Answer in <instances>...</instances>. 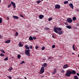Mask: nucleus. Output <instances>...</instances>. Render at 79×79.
Instances as JSON below:
<instances>
[{"instance_id":"f257e3e1","label":"nucleus","mask_w":79,"mask_h":79,"mask_svg":"<svg viewBox=\"0 0 79 79\" xmlns=\"http://www.w3.org/2000/svg\"><path fill=\"white\" fill-rule=\"evenodd\" d=\"M61 30H62V28H61L55 27V28H54L53 30L56 33H57L58 32V31H57L58 30V31H61Z\"/></svg>"},{"instance_id":"f03ea898","label":"nucleus","mask_w":79,"mask_h":79,"mask_svg":"<svg viewBox=\"0 0 79 79\" xmlns=\"http://www.w3.org/2000/svg\"><path fill=\"white\" fill-rule=\"evenodd\" d=\"M72 74V71H67V73H65V76L67 77H70Z\"/></svg>"},{"instance_id":"7ed1b4c3","label":"nucleus","mask_w":79,"mask_h":79,"mask_svg":"<svg viewBox=\"0 0 79 79\" xmlns=\"http://www.w3.org/2000/svg\"><path fill=\"white\" fill-rule=\"evenodd\" d=\"M30 50H26L25 51V53L26 55L29 56H30Z\"/></svg>"},{"instance_id":"20e7f679","label":"nucleus","mask_w":79,"mask_h":79,"mask_svg":"<svg viewBox=\"0 0 79 79\" xmlns=\"http://www.w3.org/2000/svg\"><path fill=\"white\" fill-rule=\"evenodd\" d=\"M44 67H42L40 70V74H43L44 72Z\"/></svg>"},{"instance_id":"39448f33","label":"nucleus","mask_w":79,"mask_h":79,"mask_svg":"<svg viewBox=\"0 0 79 79\" xmlns=\"http://www.w3.org/2000/svg\"><path fill=\"white\" fill-rule=\"evenodd\" d=\"M73 20L71 18H68L67 19V22L69 23H71L72 22Z\"/></svg>"},{"instance_id":"423d86ee","label":"nucleus","mask_w":79,"mask_h":79,"mask_svg":"<svg viewBox=\"0 0 79 79\" xmlns=\"http://www.w3.org/2000/svg\"><path fill=\"white\" fill-rule=\"evenodd\" d=\"M60 8V5L58 4H56L55 6V8L56 9H59Z\"/></svg>"},{"instance_id":"0eeeda50","label":"nucleus","mask_w":79,"mask_h":79,"mask_svg":"<svg viewBox=\"0 0 79 79\" xmlns=\"http://www.w3.org/2000/svg\"><path fill=\"white\" fill-rule=\"evenodd\" d=\"M69 67V66L67 64H66L64 65L63 68L64 69H66Z\"/></svg>"},{"instance_id":"6e6552de","label":"nucleus","mask_w":79,"mask_h":79,"mask_svg":"<svg viewBox=\"0 0 79 79\" xmlns=\"http://www.w3.org/2000/svg\"><path fill=\"white\" fill-rule=\"evenodd\" d=\"M11 4L12 5V6H14V8H16V5L15 3L13 2H11Z\"/></svg>"},{"instance_id":"1a4fd4ad","label":"nucleus","mask_w":79,"mask_h":79,"mask_svg":"<svg viewBox=\"0 0 79 79\" xmlns=\"http://www.w3.org/2000/svg\"><path fill=\"white\" fill-rule=\"evenodd\" d=\"M69 6L72 9H73V8L74 6L72 3L69 4Z\"/></svg>"},{"instance_id":"9d476101","label":"nucleus","mask_w":79,"mask_h":79,"mask_svg":"<svg viewBox=\"0 0 79 79\" xmlns=\"http://www.w3.org/2000/svg\"><path fill=\"white\" fill-rule=\"evenodd\" d=\"M44 17V16L43 15H40L39 16V18L40 19H42Z\"/></svg>"},{"instance_id":"9b49d317","label":"nucleus","mask_w":79,"mask_h":79,"mask_svg":"<svg viewBox=\"0 0 79 79\" xmlns=\"http://www.w3.org/2000/svg\"><path fill=\"white\" fill-rule=\"evenodd\" d=\"M12 17H13V18H14V19H19V17H18L14 15H13V16H12Z\"/></svg>"},{"instance_id":"f8f14e48","label":"nucleus","mask_w":79,"mask_h":79,"mask_svg":"<svg viewBox=\"0 0 79 79\" xmlns=\"http://www.w3.org/2000/svg\"><path fill=\"white\" fill-rule=\"evenodd\" d=\"M58 33L59 35H60L63 33V32L62 31H59Z\"/></svg>"},{"instance_id":"ddd939ff","label":"nucleus","mask_w":79,"mask_h":79,"mask_svg":"<svg viewBox=\"0 0 79 79\" xmlns=\"http://www.w3.org/2000/svg\"><path fill=\"white\" fill-rule=\"evenodd\" d=\"M66 27L69 29H71V28H72V27L70 25H68L66 26Z\"/></svg>"},{"instance_id":"4468645a","label":"nucleus","mask_w":79,"mask_h":79,"mask_svg":"<svg viewBox=\"0 0 79 79\" xmlns=\"http://www.w3.org/2000/svg\"><path fill=\"white\" fill-rule=\"evenodd\" d=\"M10 40H7L4 42V43L6 44H9L10 42Z\"/></svg>"},{"instance_id":"2eb2a0df","label":"nucleus","mask_w":79,"mask_h":79,"mask_svg":"<svg viewBox=\"0 0 79 79\" xmlns=\"http://www.w3.org/2000/svg\"><path fill=\"white\" fill-rule=\"evenodd\" d=\"M47 66V64L46 63H44V64L43 65V66H44V68H46Z\"/></svg>"},{"instance_id":"dca6fc26","label":"nucleus","mask_w":79,"mask_h":79,"mask_svg":"<svg viewBox=\"0 0 79 79\" xmlns=\"http://www.w3.org/2000/svg\"><path fill=\"white\" fill-rule=\"evenodd\" d=\"M19 46L21 47H23V45L21 44V42H19Z\"/></svg>"},{"instance_id":"f3484780","label":"nucleus","mask_w":79,"mask_h":79,"mask_svg":"<svg viewBox=\"0 0 79 79\" xmlns=\"http://www.w3.org/2000/svg\"><path fill=\"white\" fill-rule=\"evenodd\" d=\"M76 73V72L75 71L73 70L72 71V74H75Z\"/></svg>"},{"instance_id":"a211bd4d","label":"nucleus","mask_w":79,"mask_h":79,"mask_svg":"<svg viewBox=\"0 0 79 79\" xmlns=\"http://www.w3.org/2000/svg\"><path fill=\"white\" fill-rule=\"evenodd\" d=\"M25 48H26V49H29V47L28 46L26 45L25 46Z\"/></svg>"},{"instance_id":"6ab92c4d","label":"nucleus","mask_w":79,"mask_h":79,"mask_svg":"<svg viewBox=\"0 0 79 79\" xmlns=\"http://www.w3.org/2000/svg\"><path fill=\"white\" fill-rule=\"evenodd\" d=\"M29 40H33V39L32 37L31 36H30L29 38Z\"/></svg>"},{"instance_id":"aec40b11","label":"nucleus","mask_w":79,"mask_h":79,"mask_svg":"<svg viewBox=\"0 0 79 79\" xmlns=\"http://www.w3.org/2000/svg\"><path fill=\"white\" fill-rule=\"evenodd\" d=\"M74 79H78V77L77 76H74Z\"/></svg>"},{"instance_id":"412c9836","label":"nucleus","mask_w":79,"mask_h":79,"mask_svg":"<svg viewBox=\"0 0 79 79\" xmlns=\"http://www.w3.org/2000/svg\"><path fill=\"white\" fill-rule=\"evenodd\" d=\"M76 19H77L76 17H73L72 18V20L74 21H75Z\"/></svg>"},{"instance_id":"4be33fe9","label":"nucleus","mask_w":79,"mask_h":79,"mask_svg":"<svg viewBox=\"0 0 79 79\" xmlns=\"http://www.w3.org/2000/svg\"><path fill=\"white\" fill-rule=\"evenodd\" d=\"M21 56L19 54H18V55H17V58H18V59H20Z\"/></svg>"},{"instance_id":"5701e85b","label":"nucleus","mask_w":79,"mask_h":79,"mask_svg":"<svg viewBox=\"0 0 79 79\" xmlns=\"http://www.w3.org/2000/svg\"><path fill=\"white\" fill-rule=\"evenodd\" d=\"M0 51L1 52H2L3 53H5V51H4L3 49H2L0 50Z\"/></svg>"},{"instance_id":"b1692460","label":"nucleus","mask_w":79,"mask_h":79,"mask_svg":"<svg viewBox=\"0 0 79 79\" xmlns=\"http://www.w3.org/2000/svg\"><path fill=\"white\" fill-rule=\"evenodd\" d=\"M68 3H69V2L67 1H64V4H67Z\"/></svg>"},{"instance_id":"393cba45","label":"nucleus","mask_w":79,"mask_h":79,"mask_svg":"<svg viewBox=\"0 0 79 79\" xmlns=\"http://www.w3.org/2000/svg\"><path fill=\"white\" fill-rule=\"evenodd\" d=\"M41 1L40 0L36 2V3L37 4H39L41 2Z\"/></svg>"},{"instance_id":"a878e982","label":"nucleus","mask_w":79,"mask_h":79,"mask_svg":"<svg viewBox=\"0 0 79 79\" xmlns=\"http://www.w3.org/2000/svg\"><path fill=\"white\" fill-rule=\"evenodd\" d=\"M73 50L75 51V49L74 45H73Z\"/></svg>"},{"instance_id":"bb28decb","label":"nucleus","mask_w":79,"mask_h":79,"mask_svg":"<svg viewBox=\"0 0 79 79\" xmlns=\"http://www.w3.org/2000/svg\"><path fill=\"white\" fill-rule=\"evenodd\" d=\"M19 33L18 32L16 33L15 34V36H17L18 35Z\"/></svg>"},{"instance_id":"cd10ccee","label":"nucleus","mask_w":79,"mask_h":79,"mask_svg":"<svg viewBox=\"0 0 79 79\" xmlns=\"http://www.w3.org/2000/svg\"><path fill=\"white\" fill-rule=\"evenodd\" d=\"M2 18L0 17V24L2 22Z\"/></svg>"},{"instance_id":"c85d7f7f","label":"nucleus","mask_w":79,"mask_h":79,"mask_svg":"<svg viewBox=\"0 0 79 79\" xmlns=\"http://www.w3.org/2000/svg\"><path fill=\"white\" fill-rule=\"evenodd\" d=\"M45 47H43L42 48V50H44V49H45Z\"/></svg>"},{"instance_id":"c756f323","label":"nucleus","mask_w":79,"mask_h":79,"mask_svg":"<svg viewBox=\"0 0 79 79\" xmlns=\"http://www.w3.org/2000/svg\"><path fill=\"white\" fill-rule=\"evenodd\" d=\"M52 19V18H50L48 19V21H50Z\"/></svg>"},{"instance_id":"7c9ffc66","label":"nucleus","mask_w":79,"mask_h":79,"mask_svg":"<svg viewBox=\"0 0 79 79\" xmlns=\"http://www.w3.org/2000/svg\"><path fill=\"white\" fill-rule=\"evenodd\" d=\"M25 63V62L24 61H22V62H21L20 64H24Z\"/></svg>"},{"instance_id":"2f4dec72","label":"nucleus","mask_w":79,"mask_h":79,"mask_svg":"<svg viewBox=\"0 0 79 79\" xmlns=\"http://www.w3.org/2000/svg\"><path fill=\"white\" fill-rule=\"evenodd\" d=\"M48 59L49 60H52V57H48Z\"/></svg>"},{"instance_id":"473e14b6","label":"nucleus","mask_w":79,"mask_h":79,"mask_svg":"<svg viewBox=\"0 0 79 79\" xmlns=\"http://www.w3.org/2000/svg\"><path fill=\"white\" fill-rule=\"evenodd\" d=\"M38 48H39V47L38 46H35V49H38Z\"/></svg>"},{"instance_id":"72a5a7b5","label":"nucleus","mask_w":79,"mask_h":79,"mask_svg":"<svg viewBox=\"0 0 79 79\" xmlns=\"http://www.w3.org/2000/svg\"><path fill=\"white\" fill-rule=\"evenodd\" d=\"M8 58V57H7L5 58V59H4V60H7Z\"/></svg>"},{"instance_id":"f704fd0d","label":"nucleus","mask_w":79,"mask_h":79,"mask_svg":"<svg viewBox=\"0 0 79 79\" xmlns=\"http://www.w3.org/2000/svg\"><path fill=\"white\" fill-rule=\"evenodd\" d=\"M13 70V68L12 67L10 68L9 69V70L11 71Z\"/></svg>"},{"instance_id":"c9c22d12","label":"nucleus","mask_w":79,"mask_h":79,"mask_svg":"<svg viewBox=\"0 0 79 79\" xmlns=\"http://www.w3.org/2000/svg\"><path fill=\"white\" fill-rule=\"evenodd\" d=\"M11 4H9V5L8 6H7V7L10 8L11 7Z\"/></svg>"},{"instance_id":"e433bc0d","label":"nucleus","mask_w":79,"mask_h":79,"mask_svg":"<svg viewBox=\"0 0 79 79\" xmlns=\"http://www.w3.org/2000/svg\"><path fill=\"white\" fill-rule=\"evenodd\" d=\"M64 24L66 25H68L69 24L67 22H65L64 23Z\"/></svg>"},{"instance_id":"4c0bfd02","label":"nucleus","mask_w":79,"mask_h":79,"mask_svg":"<svg viewBox=\"0 0 79 79\" xmlns=\"http://www.w3.org/2000/svg\"><path fill=\"white\" fill-rule=\"evenodd\" d=\"M32 38H33V39L34 40H36V38L35 37H34V36L32 37Z\"/></svg>"},{"instance_id":"58836bf2","label":"nucleus","mask_w":79,"mask_h":79,"mask_svg":"<svg viewBox=\"0 0 79 79\" xmlns=\"http://www.w3.org/2000/svg\"><path fill=\"white\" fill-rule=\"evenodd\" d=\"M52 48H55V45H53L52 46Z\"/></svg>"},{"instance_id":"ea45409f","label":"nucleus","mask_w":79,"mask_h":79,"mask_svg":"<svg viewBox=\"0 0 79 79\" xmlns=\"http://www.w3.org/2000/svg\"><path fill=\"white\" fill-rule=\"evenodd\" d=\"M0 55H1V56H4V55H3L2 54V53H1L0 54Z\"/></svg>"},{"instance_id":"a19ab883","label":"nucleus","mask_w":79,"mask_h":79,"mask_svg":"<svg viewBox=\"0 0 79 79\" xmlns=\"http://www.w3.org/2000/svg\"><path fill=\"white\" fill-rule=\"evenodd\" d=\"M56 73V72H55V71H53V73H52V74L54 75V74H55Z\"/></svg>"},{"instance_id":"79ce46f5","label":"nucleus","mask_w":79,"mask_h":79,"mask_svg":"<svg viewBox=\"0 0 79 79\" xmlns=\"http://www.w3.org/2000/svg\"><path fill=\"white\" fill-rule=\"evenodd\" d=\"M8 77L9 78V79H12V77L10 76H8Z\"/></svg>"},{"instance_id":"37998d69","label":"nucleus","mask_w":79,"mask_h":79,"mask_svg":"<svg viewBox=\"0 0 79 79\" xmlns=\"http://www.w3.org/2000/svg\"><path fill=\"white\" fill-rule=\"evenodd\" d=\"M45 29L46 30H49V28L48 27H46L45 28Z\"/></svg>"},{"instance_id":"c03bdc74","label":"nucleus","mask_w":79,"mask_h":79,"mask_svg":"<svg viewBox=\"0 0 79 79\" xmlns=\"http://www.w3.org/2000/svg\"><path fill=\"white\" fill-rule=\"evenodd\" d=\"M29 47H30V48L31 49H32V47L31 46H29Z\"/></svg>"},{"instance_id":"a18cd8bd","label":"nucleus","mask_w":79,"mask_h":79,"mask_svg":"<svg viewBox=\"0 0 79 79\" xmlns=\"http://www.w3.org/2000/svg\"><path fill=\"white\" fill-rule=\"evenodd\" d=\"M52 37L53 38H56V37H55V36H54L53 35H52Z\"/></svg>"},{"instance_id":"49530a36","label":"nucleus","mask_w":79,"mask_h":79,"mask_svg":"<svg viewBox=\"0 0 79 79\" xmlns=\"http://www.w3.org/2000/svg\"><path fill=\"white\" fill-rule=\"evenodd\" d=\"M77 75L79 77V73H77Z\"/></svg>"},{"instance_id":"de8ad7c7","label":"nucleus","mask_w":79,"mask_h":79,"mask_svg":"<svg viewBox=\"0 0 79 79\" xmlns=\"http://www.w3.org/2000/svg\"><path fill=\"white\" fill-rule=\"evenodd\" d=\"M54 71L56 72V69H54Z\"/></svg>"},{"instance_id":"09e8293b","label":"nucleus","mask_w":79,"mask_h":79,"mask_svg":"<svg viewBox=\"0 0 79 79\" xmlns=\"http://www.w3.org/2000/svg\"><path fill=\"white\" fill-rule=\"evenodd\" d=\"M20 17H23V16L22 15H20Z\"/></svg>"},{"instance_id":"8fccbe9b","label":"nucleus","mask_w":79,"mask_h":79,"mask_svg":"<svg viewBox=\"0 0 79 79\" xmlns=\"http://www.w3.org/2000/svg\"><path fill=\"white\" fill-rule=\"evenodd\" d=\"M7 19L8 20L9 19V17H7Z\"/></svg>"},{"instance_id":"3c124183","label":"nucleus","mask_w":79,"mask_h":79,"mask_svg":"<svg viewBox=\"0 0 79 79\" xmlns=\"http://www.w3.org/2000/svg\"><path fill=\"white\" fill-rule=\"evenodd\" d=\"M77 26H79V24H77Z\"/></svg>"},{"instance_id":"603ef678","label":"nucleus","mask_w":79,"mask_h":79,"mask_svg":"<svg viewBox=\"0 0 79 79\" xmlns=\"http://www.w3.org/2000/svg\"><path fill=\"white\" fill-rule=\"evenodd\" d=\"M62 72H64V71L63 70L61 71Z\"/></svg>"},{"instance_id":"864d4df0","label":"nucleus","mask_w":79,"mask_h":79,"mask_svg":"<svg viewBox=\"0 0 79 79\" xmlns=\"http://www.w3.org/2000/svg\"><path fill=\"white\" fill-rule=\"evenodd\" d=\"M44 77V76H41V78H42Z\"/></svg>"},{"instance_id":"5fc2aeb1","label":"nucleus","mask_w":79,"mask_h":79,"mask_svg":"<svg viewBox=\"0 0 79 79\" xmlns=\"http://www.w3.org/2000/svg\"><path fill=\"white\" fill-rule=\"evenodd\" d=\"M77 11H79V9L77 10Z\"/></svg>"},{"instance_id":"6e6d98bb","label":"nucleus","mask_w":79,"mask_h":79,"mask_svg":"<svg viewBox=\"0 0 79 79\" xmlns=\"http://www.w3.org/2000/svg\"><path fill=\"white\" fill-rule=\"evenodd\" d=\"M25 77V79H27V78L26 77Z\"/></svg>"},{"instance_id":"4d7b16f0","label":"nucleus","mask_w":79,"mask_h":79,"mask_svg":"<svg viewBox=\"0 0 79 79\" xmlns=\"http://www.w3.org/2000/svg\"><path fill=\"white\" fill-rule=\"evenodd\" d=\"M74 53H72V55H74Z\"/></svg>"},{"instance_id":"13d9d810","label":"nucleus","mask_w":79,"mask_h":79,"mask_svg":"<svg viewBox=\"0 0 79 79\" xmlns=\"http://www.w3.org/2000/svg\"><path fill=\"white\" fill-rule=\"evenodd\" d=\"M68 1H72V0H68Z\"/></svg>"},{"instance_id":"bf43d9fd","label":"nucleus","mask_w":79,"mask_h":79,"mask_svg":"<svg viewBox=\"0 0 79 79\" xmlns=\"http://www.w3.org/2000/svg\"><path fill=\"white\" fill-rule=\"evenodd\" d=\"M1 0H0V3H1Z\"/></svg>"},{"instance_id":"052dcab7","label":"nucleus","mask_w":79,"mask_h":79,"mask_svg":"<svg viewBox=\"0 0 79 79\" xmlns=\"http://www.w3.org/2000/svg\"><path fill=\"white\" fill-rule=\"evenodd\" d=\"M17 79H19V78H17ZM22 79V78H21V79Z\"/></svg>"},{"instance_id":"680f3d73","label":"nucleus","mask_w":79,"mask_h":79,"mask_svg":"<svg viewBox=\"0 0 79 79\" xmlns=\"http://www.w3.org/2000/svg\"><path fill=\"white\" fill-rule=\"evenodd\" d=\"M43 60H44V59H43Z\"/></svg>"},{"instance_id":"e2e57ef3","label":"nucleus","mask_w":79,"mask_h":79,"mask_svg":"<svg viewBox=\"0 0 79 79\" xmlns=\"http://www.w3.org/2000/svg\"><path fill=\"white\" fill-rule=\"evenodd\" d=\"M1 37V35H0V38Z\"/></svg>"},{"instance_id":"0e129e2a","label":"nucleus","mask_w":79,"mask_h":79,"mask_svg":"<svg viewBox=\"0 0 79 79\" xmlns=\"http://www.w3.org/2000/svg\"><path fill=\"white\" fill-rule=\"evenodd\" d=\"M27 75L28 76V74H27Z\"/></svg>"},{"instance_id":"69168bd1","label":"nucleus","mask_w":79,"mask_h":79,"mask_svg":"<svg viewBox=\"0 0 79 79\" xmlns=\"http://www.w3.org/2000/svg\"><path fill=\"white\" fill-rule=\"evenodd\" d=\"M78 56L79 57V54L78 55Z\"/></svg>"},{"instance_id":"338daca9","label":"nucleus","mask_w":79,"mask_h":79,"mask_svg":"<svg viewBox=\"0 0 79 79\" xmlns=\"http://www.w3.org/2000/svg\"><path fill=\"white\" fill-rule=\"evenodd\" d=\"M41 1H43L44 0H41Z\"/></svg>"}]
</instances>
